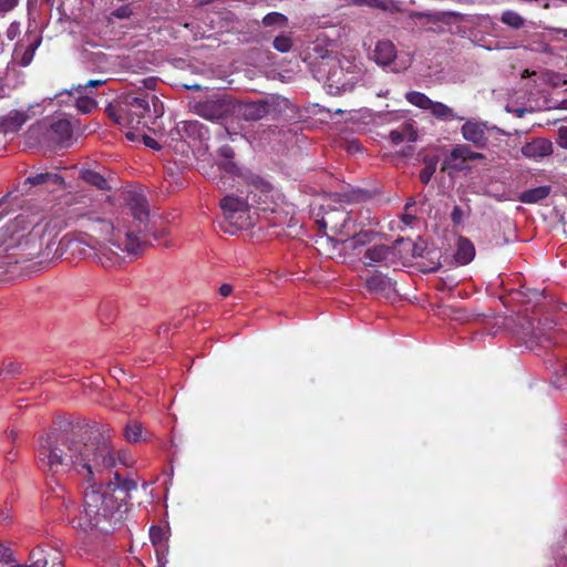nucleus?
<instances>
[{
	"mask_svg": "<svg viewBox=\"0 0 567 567\" xmlns=\"http://www.w3.org/2000/svg\"><path fill=\"white\" fill-rule=\"evenodd\" d=\"M103 433L96 425L76 424L69 430L50 431L38 441V465L58 485L63 477L91 483L83 494V512L71 520L72 527L83 533L99 529L109 534L122 523L125 513L112 492L113 483L96 484L115 465L114 450Z\"/></svg>",
	"mask_w": 567,
	"mask_h": 567,
	"instance_id": "f257e3e1",
	"label": "nucleus"
},
{
	"mask_svg": "<svg viewBox=\"0 0 567 567\" xmlns=\"http://www.w3.org/2000/svg\"><path fill=\"white\" fill-rule=\"evenodd\" d=\"M80 219L87 220V228L91 231L105 236L109 244L116 248V250H113L111 247L101 246L99 251L95 252L94 257L104 268L118 265L122 260L121 252L137 256L144 247V244L134 235L133 231H126L124 239H121V230L117 227H115L111 221L100 218L92 213L81 215Z\"/></svg>",
	"mask_w": 567,
	"mask_h": 567,
	"instance_id": "f03ea898",
	"label": "nucleus"
},
{
	"mask_svg": "<svg viewBox=\"0 0 567 567\" xmlns=\"http://www.w3.org/2000/svg\"><path fill=\"white\" fill-rule=\"evenodd\" d=\"M24 219L22 217H17L0 228V249L6 252L9 259V265L30 259L34 254H18L16 250L28 246L31 238L34 235H39L49 225L47 223L40 229L41 224H37L30 233L25 234L24 228L22 227Z\"/></svg>",
	"mask_w": 567,
	"mask_h": 567,
	"instance_id": "7ed1b4c3",
	"label": "nucleus"
},
{
	"mask_svg": "<svg viewBox=\"0 0 567 567\" xmlns=\"http://www.w3.org/2000/svg\"><path fill=\"white\" fill-rule=\"evenodd\" d=\"M158 99L154 94H145L138 97L127 94L123 99V112L125 114V126L140 128L148 126L153 120L163 113V105L157 104Z\"/></svg>",
	"mask_w": 567,
	"mask_h": 567,
	"instance_id": "20e7f679",
	"label": "nucleus"
},
{
	"mask_svg": "<svg viewBox=\"0 0 567 567\" xmlns=\"http://www.w3.org/2000/svg\"><path fill=\"white\" fill-rule=\"evenodd\" d=\"M312 71L315 78L323 82L330 95L351 92L354 87V76L346 72L339 61L333 58H322Z\"/></svg>",
	"mask_w": 567,
	"mask_h": 567,
	"instance_id": "39448f33",
	"label": "nucleus"
},
{
	"mask_svg": "<svg viewBox=\"0 0 567 567\" xmlns=\"http://www.w3.org/2000/svg\"><path fill=\"white\" fill-rule=\"evenodd\" d=\"M219 206L224 220L219 223L220 229L229 235H237L248 226V196L228 194L224 196Z\"/></svg>",
	"mask_w": 567,
	"mask_h": 567,
	"instance_id": "423d86ee",
	"label": "nucleus"
},
{
	"mask_svg": "<svg viewBox=\"0 0 567 567\" xmlns=\"http://www.w3.org/2000/svg\"><path fill=\"white\" fill-rule=\"evenodd\" d=\"M219 155L224 157V161L218 163V169L220 171L219 179L217 181L218 189L226 192L228 188L237 186L248 185V178L240 173L236 163L233 161L235 152L229 145H223L219 151Z\"/></svg>",
	"mask_w": 567,
	"mask_h": 567,
	"instance_id": "0eeeda50",
	"label": "nucleus"
},
{
	"mask_svg": "<svg viewBox=\"0 0 567 567\" xmlns=\"http://www.w3.org/2000/svg\"><path fill=\"white\" fill-rule=\"evenodd\" d=\"M250 195L254 197V204L250 203V209L255 208L257 214L275 212V192L268 181L259 176H250Z\"/></svg>",
	"mask_w": 567,
	"mask_h": 567,
	"instance_id": "6e6552de",
	"label": "nucleus"
},
{
	"mask_svg": "<svg viewBox=\"0 0 567 567\" xmlns=\"http://www.w3.org/2000/svg\"><path fill=\"white\" fill-rule=\"evenodd\" d=\"M353 223L349 213L341 207H330L324 210L321 219L317 220L321 229H330L333 235L340 236V239L350 234Z\"/></svg>",
	"mask_w": 567,
	"mask_h": 567,
	"instance_id": "1a4fd4ad",
	"label": "nucleus"
},
{
	"mask_svg": "<svg viewBox=\"0 0 567 567\" xmlns=\"http://www.w3.org/2000/svg\"><path fill=\"white\" fill-rule=\"evenodd\" d=\"M485 158L483 153L474 152L466 144H456L445 157L441 171L461 172L467 168L468 161Z\"/></svg>",
	"mask_w": 567,
	"mask_h": 567,
	"instance_id": "9d476101",
	"label": "nucleus"
},
{
	"mask_svg": "<svg viewBox=\"0 0 567 567\" xmlns=\"http://www.w3.org/2000/svg\"><path fill=\"white\" fill-rule=\"evenodd\" d=\"M394 259V247L388 245H373L364 250L362 262L367 267H389Z\"/></svg>",
	"mask_w": 567,
	"mask_h": 567,
	"instance_id": "9b49d317",
	"label": "nucleus"
},
{
	"mask_svg": "<svg viewBox=\"0 0 567 567\" xmlns=\"http://www.w3.org/2000/svg\"><path fill=\"white\" fill-rule=\"evenodd\" d=\"M194 112L203 118L218 121L224 118L229 112L228 104L223 100H205L196 102L193 106Z\"/></svg>",
	"mask_w": 567,
	"mask_h": 567,
	"instance_id": "f8f14e48",
	"label": "nucleus"
},
{
	"mask_svg": "<svg viewBox=\"0 0 567 567\" xmlns=\"http://www.w3.org/2000/svg\"><path fill=\"white\" fill-rule=\"evenodd\" d=\"M349 233L350 234L346 235L343 239L338 240L342 243L344 249L352 251L373 243L378 235L375 231L371 229L359 228L355 221L353 223L352 228H350Z\"/></svg>",
	"mask_w": 567,
	"mask_h": 567,
	"instance_id": "ddd939ff",
	"label": "nucleus"
},
{
	"mask_svg": "<svg viewBox=\"0 0 567 567\" xmlns=\"http://www.w3.org/2000/svg\"><path fill=\"white\" fill-rule=\"evenodd\" d=\"M175 134L178 136V138H190V140H204L208 134V128L195 120H186L179 122L175 130L171 132L172 138H176Z\"/></svg>",
	"mask_w": 567,
	"mask_h": 567,
	"instance_id": "4468645a",
	"label": "nucleus"
},
{
	"mask_svg": "<svg viewBox=\"0 0 567 567\" xmlns=\"http://www.w3.org/2000/svg\"><path fill=\"white\" fill-rule=\"evenodd\" d=\"M461 132L464 140L472 143L475 147L481 150L487 147L488 137L486 136L484 124L467 121L462 125Z\"/></svg>",
	"mask_w": 567,
	"mask_h": 567,
	"instance_id": "2eb2a0df",
	"label": "nucleus"
},
{
	"mask_svg": "<svg viewBox=\"0 0 567 567\" xmlns=\"http://www.w3.org/2000/svg\"><path fill=\"white\" fill-rule=\"evenodd\" d=\"M522 154L532 159L546 157L553 154V143L543 137L533 138L520 148Z\"/></svg>",
	"mask_w": 567,
	"mask_h": 567,
	"instance_id": "dca6fc26",
	"label": "nucleus"
},
{
	"mask_svg": "<svg viewBox=\"0 0 567 567\" xmlns=\"http://www.w3.org/2000/svg\"><path fill=\"white\" fill-rule=\"evenodd\" d=\"M278 112V102L272 96L261 97L256 101L250 100V121L261 120Z\"/></svg>",
	"mask_w": 567,
	"mask_h": 567,
	"instance_id": "f3484780",
	"label": "nucleus"
},
{
	"mask_svg": "<svg viewBox=\"0 0 567 567\" xmlns=\"http://www.w3.org/2000/svg\"><path fill=\"white\" fill-rule=\"evenodd\" d=\"M396 58V48L390 40L377 42L373 51L374 61L382 66L391 65Z\"/></svg>",
	"mask_w": 567,
	"mask_h": 567,
	"instance_id": "a211bd4d",
	"label": "nucleus"
},
{
	"mask_svg": "<svg viewBox=\"0 0 567 567\" xmlns=\"http://www.w3.org/2000/svg\"><path fill=\"white\" fill-rule=\"evenodd\" d=\"M520 338L525 343H539L544 337L540 321L535 318H524Z\"/></svg>",
	"mask_w": 567,
	"mask_h": 567,
	"instance_id": "6ab92c4d",
	"label": "nucleus"
},
{
	"mask_svg": "<svg viewBox=\"0 0 567 567\" xmlns=\"http://www.w3.org/2000/svg\"><path fill=\"white\" fill-rule=\"evenodd\" d=\"M50 136L56 144L66 145L73 136L71 122L64 118L53 122L50 128Z\"/></svg>",
	"mask_w": 567,
	"mask_h": 567,
	"instance_id": "aec40b11",
	"label": "nucleus"
},
{
	"mask_svg": "<svg viewBox=\"0 0 567 567\" xmlns=\"http://www.w3.org/2000/svg\"><path fill=\"white\" fill-rule=\"evenodd\" d=\"M128 208L134 219L141 224H145L150 217V209L147 200L144 196L133 194L127 200Z\"/></svg>",
	"mask_w": 567,
	"mask_h": 567,
	"instance_id": "412c9836",
	"label": "nucleus"
},
{
	"mask_svg": "<svg viewBox=\"0 0 567 567\" xmlns=\"http://www.w3.org/2000/svg\"><path fill=\"white\" fill-rule=\"evenodd\" d=\"M115 480L116 483L113 484L112 492L115 493L116 499H121L122 508L126 509L130 493L137 488V484L133 480L122 478L117 473L115 474Z\"/></svg>",
	"mask_w": 567,
	"mask_h": 567,
	"instance_id": "4be33fe9",
	"label": "nucleus"
},
{
	"mask_svg": "<svg viewBox=\"0 0 567 567\" xmlns=\"http://www.w3.org/2000/svg\"><path fill=\"white\" fill-rule=\"evenodd\" d=\"M27 121V115L20 111H12L0 121V131L3 133H16Z\"/></svg>",
	"mask_w": 567,
	"mask_h": 567,
	"instance_id": "5701e85b",
	"label": "nucleus"
},
{
	"mask_svg": "<svg viewBox=\"0 0 567 567\" xmlns=\"http://www.w3.org/2000/svg\"><path fill=\"white\" fill-rule=\"evenodd\" d=\"M24 184H29L31 186H39L44 184H52L59 186L60 188H64V178L56 173H39L33 176H29Z\"/></svg>",
	"mask_w": 567,
	"mask_h": 567,
	"instance_id": "b1692460",
	"label": "nucleus"
},
{
	"mask_svg": "<svg viewBox=\"0 0 567 567\" xmlns=\"http://www.w3.org/2000/svg\"><path fill=\"white\" fill-rule=\"evenodd\" d=\"M150 538L155 547L156 557L166 556L168 553L166 532L159 526H152L150 528Z\"/></svg>",
	"mask_w": 567,
	"mask_h": 567,
	"instance_id": "393cba45",
	"label": "nucleus"
},
{
	"mask_svg": "<svg viewBox=\"0 0 567 567\" xmlns=\"http://www.w3.org/2000/svg\"><path fill=\"white\" fill-rule=\"evenodd\" d=\"M475 256L474 245L464 237H460L457 241V249L454 255L456 261L461 265H467Z\"/></svg>",
	"mask_w": 567,
	"mask_h": 567,
	"instance_id": "a878e982",
	"label": "nucleus"
},
{
	"mask_svg": "<svg viewBox=\"0 0 567 567\" xmlns=\"http://www.w3.org/2000/svg\"><path fill=\"white\" fill-rule=\"evenodd\" d=\"M551 187L548 185L538 186L535 188H530L524 190L518 199L524 204H536L545 198H547L550 194Z\"/></svg>",
	"mask_w": 567,
	"mask_h": 567,
	"instance_id": "bb28decb",
	"label": "nucleus"
},
{
	"mask_svg": "<svg viewBox=\"0 0 567 567\" xmlns=\"http://www.w3.org/2000/svg\"><path fill=\"white\" fill-rule=\"evenodd\" d=\"M41 38L35 39L32 43H30L22 54H19L18 45H16L14 52H13V60L17 62L20 66H29L31 62L33 61L34 54L39 45L41 44Z\"/></svg>",
	"mask_w": 567,
	"mask_h": 567,
	"instance_id": "cd10ccee",
	"label": "nucleus"
},
{
	"mask_svg": "<svg viewBox=\"0 0 567 567\" xmlns=\"http://www.w3.org/2000/svg\"><path fill=\"white\" fill-rule=\"evenodd\" d=\"M390 286V279L379 271H375L365 279V288L373 293L384 292Z\"/></svg>",
	"mask_w": 567,
	"mask_h": 567,
	"instance_id": "c85d7f7f",
	"label": "nucleus"
},
{
	"mask_svg": "<svg viewBox=\"0 0 567 567\" xmlns=\"http://www.w3.org/2000/svg\"><path fill=\"white\" fill-rule=\"evenodd\" d=\"M30 565L17 564L11 567H45L49 565L47 559L45 548L43 546L34 547L29 555Z\"/></svg>",
	"mask_w": 567,
	"mask_h": 567,
	"instance_id": "c756f323",
	"label": "nucleus"
},
{
	"mask_svg": "<svg viewBox=\"0 0 567 567\" xmlns=\"http://www.w3.org/2000/svg\"><path fill=\"white\" fill-rule=\"evenodd\" d=\"M81 178L87 184L95 186L97 189L106 190L110 188L109 183L104 176L92 169L82 171Z\"/></svg>",
	"mask_w": 567,
	"mask_h": 567,
	"instance_id": "7c9ffc66",
	"label": "nucleus"
},
{
	"mask_svg": "<svg viewBox=\"0 0 567 567\" xmlns=\"http://www.w3.org/2000/svg\"><path fill=\"white\" fill-rule=\"evenodd\" d=\"M431 114L441 121H449L455 117V114L451 107L441 103L432 101L431 106L429 107Z\"/></svg>",
	"mask_w": 567,
	"mask_h": 567,
	"instance_id": "2f4dec72",
	"label": "nucleus"
},
{
	"mask_svg": "<svg viewBox=\"0 0 567 567\" xmlns=\"http://www.w3.org/2000/svg\"><path fill=\"white\" fill-rule=\"evenodd\" d=\"M423 162L424 167L421 169L419 177L422 184L427 185L436 171L437 158L425 156Z\"/></svg>",
	"mask_w": 567,
	"mask_h": 567,
	"instance_id": "473e14b6",
	"label": "nucleus"
},
{
	"mask_svg": "<svg viewBox=\"0 0 567 567\" xmlns=\"http://www.w3.org/2000/svg\"><path fill=\"white\" fill-rule=\"evenodd\" d=\"M405 99L409 103L423 110H429L432 104V100L422 92L410 91L405 94Z\"/></svg>",
	"mask_w": 567,
	"mask_h": 567,
	"instance_id": "72a5a7b5",
	"label": "nucleus"
},
{
	"mask_svg": "<svg viewBox=\"0 0 567 567\" xmlns=\"http://www.w3.org/2000/svg\"><path fill=\"white\" fill-rule=\"evenodd\" d=\"M501 21L513 29H520L525 24V19L512 10L504 11L501 16Z\"/></svg>",
	"mask_w": 567,
	"mask_h": 567,
	"instance_id": "f704fd0d",
	"label": "nucleus"
},
{
	"mask_svg": "<svg viewBox=\"0 0 567 567\" xmlns=\"http://www.w3.org/2000/svg\"><path fill=\"white\" fill-rule=\"evenodd\" d=\"M262 23L266 27L278 25L286 28L288 24V18L280 12H270L262 18Z\"/></svg>",
	"mask_w": 567,
	"mask_h": 567,
	"instance_id": "c9c22d12",
	"label": "nucleus"
},
{
	"mask_svg": "<svg viewBox=\"0 0 567 567\" xmlns=\"http://www.w3.org/2000/svg\"><path fill=\"white\" fill-rule=\"evenodd\" d=\"M143 427L138 422H130L125 426V437L128 442H140L142 440Z\"/></svg>",
	"mask_w": 567,
	"mask_h": 567,
	"instance_id": "e433bc0d",
	"label": "nucleus"
},
{
	"mask_svg": "<svg viewBox=\"0 0 567 567\" xmlns=\"http://www.w3.org/2000/svg\"><path fill=\"white\" fill-rule=\"evenodd\" d=\"M105 112L107 116L116 124L118 125H125V114L123 112V101L120 103L118 106L115 105H107L105 109Z\"/></svg>",
	"mask_w": 567,
	"mask_h": 567,
	"instance_id": "4c0bfd02",
	"label": "nucleus"
},
{
	"mask_svg": "<svg viewBox=\"0 0 567 567\" xmlns=\"http://www.w3.org/2000/svg\"><path fill=\"white\" fill-rule=\"evenodd\" d=\"M43 547L45 548L47 559L49 560V565L45 567H64L61 551L49 545Z\"/></svg>",
	"mask_w": 567,
	"mask_h": 567,
	"instance_id": "58836bf2",
	"label": "nucleus"
},
{
	"mask_svg": "<svg viewBox=\"0 0 567 567\" xmlns=\"http://www.w3.org/2000/svg\"><path fill=\"white\" fill-rule=\"evenodd\" d=\"M405 132L409 133V137H408V141L410 142H414L416 140V133L414 131L411 130V126L410 125H406L404 127V131H398V130H393L391 133H390V138L392 141L393 144L398 145L400 143H402L406 137H405Z\"/></svg>",
	"mask_w": 567,
	"mask_h": 567,
	"instance_id": "ea45409f",
	"label": "nucleus"
},
{
	"mask_svg": "<svg viewBox=\"0 0 567 567\" xmlns=\"http://www.w3.org/2000/svg\"><path fill=\"white\" fill-rule=\"evenodd\" d=\"M97 106V103L95 100L89 96H80L75 102L76 110L82 114H89L93 110H95Z\"/></svg>",
	"mask_w": 567,
	"mask_h": 567,
	"instance_id": "a19ab883",
	"label": "nucleus"
},
{
	"mask_svg": "<svg viewBox=\"0 0 567 567\" xmlns=\"http://www.w3.org/2000/svg\"><path fill=\"white\" fill-rule=\"evenodd\" d=\"M272 47L281 52V53H286V52H289L292 48V40L289 35L287 34H280L278 37H276L272 41Z\"/></svg>",
	"mask_w": 567,
	"mask_h": 567,
	"instance_id": "79ce46f5",
	"label": "nucleus"
},
{
	"mask_svg": "<svg viewBox=\"0 0 567 567\" xmlns=\"http://www.w3.org/2000/svg\"><path fill=\"white\" fill-rule=\"evenodd\" d=\"M530 50L537 53H546L548 55H554V49L549 45V43L544 40L533 41L530 44Z\"/></svg>",
	"mask_w": 567,
	"mask_h": 567,
	"instance_id": "37998d69",
	"label": "nucleus"
},
{
	"mask_svg": "<svg viewBox=\"0 0 567 567\" xmlns=\"http://www.w3.org/2000/svg\"><path fill=\"white\" fill-rule=\"evenodd\" d=\"M354 2L359 6H367L380 10H388L389 8L388 0H354Z\"/></svg>",
	"mask_w": 567,
	"mask_h": 567,
	"instance_id": "c03bdc74",
	"label": "nucleus"
},
{
	"mask_svg": "<svg viewBox=\"0 0 567 567\" xmlns=\"http://www.w3.org/2000/svg\"><path fill=\"white\" fill-rule=\"evenodd\" d=\"M556 144L559 147L567 150V126L564 125V126L558 127Z\"/></svg>",
	"mask_w": 567,
	"mask_h": 567,
	"instance_id": "a18cd8bd",
	"label": "nucleus"
},
{
	"mask_svg": "<svg viewBox=\"0 0 567 567\" xmlns=\"http://www.w3.org/2000/svg\"><path fill=\"white\" fill-rule=\"evenodd\" d=\"M21 33L20 23L18 21H13L9 24L6 35L7 38L12 41L16 38H18Z\"/></svg>",
	"mask_w": 567,
	"mask_h": 567,
	"instance_id": "49530a36",
	"label": "nucleus"
},
{
	"mask_svg": "<svg viewBox=\"0 0 567 567\" xmlns=\"http://www.w3.org/2000/svg\"><path fill=\"white\" fill-rule=\"evenodd\" d=\"M20 3V0H0V13H7L14 10Z\"/></svg>",
	"mask_w": 567,
	"mask_h": 567,
	"instance_id": "de8ad7c7",
	"label": "nucleus"
},
{
	"mask_svg": "<svg viewBox=\"0 0 567 567\" xmlns=\"http://www.w3.org/2000/svg\"><path fill=\"white\" fill-rule=\"evenodd\" d=\"M13 560V551L9 547L0 544V561L10 563Z\"/></svg>",
	"mask_w": 567,
	"mask_h": 567,
	"instance_id": "09e8293b",
	"label": "nucleus"
},
{
	"mask_svg": "<svg viewBox=\"0 0 567 567\" xmlns=\"http://www.w3.org/2000/svg\"><path fill=\"white\" fill-rule=\"evenodd\" d=\"M105 82H106V80H90L85 84H79L76 86V91L81 92L84 89L97 87V86L103 85Z\"/></svg>",
	"mask_w": 567,
	"mask_h": 567,
	"instance_id": "8fccbe9b",
	"label": "nucleus"
},
{
	"mask_svg": "<svg viewBox=\"0 0 567 567\" xmlns=\"http://www.w3.org/2000/svg\"><path fill=\"white\" fill-rule=\"evenodd\" d=\"M358 194L359 193H354V192H352V193H336L334 196L338 197L339 202L350 203L355 199V196Z\"/></svg>",
	"mask_w": 567,
	"mask_h": 567,
	"instance_id": "3c124183",
	"label": "nucleus"
},
{
	"mask_svg": "<svg viewBox=\"0 0 567 567\" xmlns=\"http://www.w3.org/2000/svg\"><path fill=\"white\" fill-rule=\"evenodd\" d=\"M143 142L147 147L152 150H161L159 143L148 135H143Z\"/></svg>",
	"mask_w": 567,
	"mask_h": 567,
	"instance_id": "603ef678",
	"label": "nucleus"
},
{
	"mask_svg": "<svg viewBox=\"0 0 567 567\" xmlns=\"http://www.w3.org/2000/svg\"><path fill=\"white\" fill-rule=\"evenodd\" d=\"M462 214L463 213H462L461 207L454 206V208L451 213V218H452L453 223L458 224L462 219Z\"/></svg>",
	"mask_w": 567,
	"mask_h": 567,
	"instance_id": "864d4df0",
	"label": "nucleus"
},
{
	"mask_svg": "<svg viewBox=\"0 0 567 567\" xmlns=\"http://www.w3.org/2000/svg\"><path fill=\"white\" fill-rule=\"evenodd\" d=\"M233 292V287L228 284H224L219 287V293L223 297H228Z\"/></svg>",
	"mask_w": 567,
	"mask_h": 567,
	"instance_id": "5fc2aeb1",
	"label": "nucleus"
},
{
	"mask_svg": "<svg viewBox=\"0 0 567 567\" xmlns=\"http://www.w3.org/2000/svg\"><path fill=\"white\" fill-rule=\"evenodd\" d=\"M446 16L453 17V18H461L460 13L449 11V12H441V13H439L437 20L439 21H444V17H446Z\"/></svg>",
	"mask_w": 567,
	"mask_h": 567,
	"instance_id": "6e6d98bb",
	"label": "nucleus"
},
{
	"mask_svg": "<svg viewBox=\"0 0 567 567\" xmlns=\"http://www.w3.org/2000/svg\"><path fill=\"white\" fill-rule=\"evenodd\" d=\"M402 220L405 225H412L416 220V217L411 214H404Z\"/></svg>",
	"mask_w": 567,
	"mask_h": 567,
	"instance_id": "4d7b16f0",
	"label": "nucleus"
},
{
	"mask_svg": "<svg viewBox=\"0 0 567 567\" xmlns=\"http://www.w3.org/2000/svg\"><path fill=\"white\" fill-rule=\"evenodd\" d=\"M143 83H144V86H145L146 89H154V87H155L156 80H155L154 78H148V79H145V80L143 81Z\"/></svg>",
	"mask_w": 567,
	"mask_h": 567,
	"instance_id": "13d9d810",
	"label": "nucleus"
},
{
	"mask_svg": "<svg viewBox=\"0 0 567 567\" xmlns=\"http://www.w3.org/2000/svg\"><path fill=\"white\" fill-rule=\"evenodd\" d=\"M452 312L455 315V317H454L455 320H462V319L466 318L465 312L462 309L452 310Z\"/></svg>",
	"mask_w": 567,
	"mask_h": 567,
	"instance_id": "bf43d9fd",
	"label": "nucleus"
},
{
	"mask_svg": "<svg viewBox=\"0 0 567 567\" xmlns=\"http://www.w3.org/2000/svg\"><path fill=\"white\" fill-rule=\"evenodd\" d=\"M114 16L116 18H125L127 14H126V8H120L117 9L115 12H114Z\"/></svg>",
	"mask_w": 567,
	"mask_h": 567,
	"instance_id": "052dcab7",
	"label": "nucleus"
},
{
	"mask_svg": "<svg viewBox=\"0 0 567 567\" xmlns=\"http://www.w3.org/2000/svg\"><path fill=\"white\" fill-rule=\"evenodd\" d=\"M11 519V516L8 512H1L0 513V522L7 523Z\"/></svg>",
	"mask_w": 567,
	"mask_h": 567,
	"instance_id": "680f3d73",
	"label": "nucleus"
},
{
	"mask_svg": "<svg viewBox=\"0 0 567 567\" xmlns=\"http://www.w3.org/2000/svg\"><path fill=\"white\" fill-rule=\"evenodd\" d=\"M166 556H158L157 557V564H158V567H165L167 560L165 558Z\"/></svg>",
	"mask_w": 567,
	"mask_h": 567,
	"instance_id": "e2e57ef3",
	"label": "nucleus"
},
{
	"mask_svg": "<svg viewBox=\"0 0 567 567\" xmlns=\"http://www.w3.org/2000/svg\"><path fill=\"white\" fill-rule=\"evenodd\" d=\"M8 372H10V373H17V372H19V365L13 364V363L9 364V367H8Z\"/></svg>",
	"mask_w": 567,
	"mask_h": 567,
	"instance_id": "0e129e2a",
	"label": "nucleus"
},
{
	"mask_svg": "<svg viewBox=\"0 0 567 567\" xmlns=\"http://www.w3.org/2000/svg\"><path fill=\"white\" fill-rule=\"evenodd\" d=\"M8 437L14 442L17 436H18V433L14 431V430H10L8 433H7Z\"/></svg>",
	"mask_w": 567,
	"mask_h": 567,
	"instance_id": "69168bd1",
	"label": "nucleus"
},
{
	"mask_svg": "<svg viewBox=\"0 0 567 567\" xmlns=\"http://www.w3.org/2000/svg\"><path fill=\"white\" fill-rule=\"evenodd\" d=\"M413 205H414V200L408 202V203L405 204V210H408V209H409L411 206H413Z\"/></svg>",
	"mask_w": 567,
	"mask_h": 567,
	"instance_id": "338daca9",
	"label": "nucleus"
},
{
	"mask_svg": "<svg viewBox=\"0 0 567 567\" xmlns=\"http://www.w3.org/2000/svg\"><path fill=\"white\" fill-rule=\"evenodd\" d=\"M439 267H440V262H437L436 265H434L433 267H431V268L429 269V271H435V270H437V269H439Z\"/></svg>",
	"mask_w": 567,
	"mask_h": 567,
	"instance_id": "774afa93",
	"label": "nucleus"
}]
</instances>
